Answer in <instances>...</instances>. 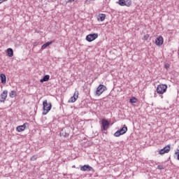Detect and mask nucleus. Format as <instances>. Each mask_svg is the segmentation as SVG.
<instances>
[{"mask_svg": "<svg viewBox=\"0 0 179 179\" xmlns=\"http://www.w3.org/2000/svg\"><path fill=\"white\" fill-rule=\"evenodd\" d=\"M51 108H52V103L48 102L47 99L44 100L43 101V115H47L51 111Z\"/></svg>", "mask_w": 179, "mask_h": 179, "instance_id": "1", "label": "nucleus"}, {"mask_svg": "<svg viewBox=\"0 0 179 179\" xmlns=\"http://www.w3.org/2000/svg\"><path fill=\"white\" fill-rule=\"evenodd\" d=\"M167 92V85L166 84H160L157 87V93L158 94H164Z\"/></svg>", "mask_w": 179, "mask_h": 179, "instance_id": "2", "label": "nucleus"}, {"mask_svg": "<svg viewBox=\"0 0 179 179\" xmlns=\"http://www.w3.org/2000/svg\"><path fill=\"white\" fill-rule=\"evenodd\" d=\"M127 131H128V127H127V125H123L122 127H121L119 130H117L114 136L118 137L121 136V135H124V134H127Z\"/></svg>", "mask_w": 179, "mask_h": 179, "instance_id": "3", "label": "nucleus"}, {"mask_svg": "<svg viewBox=\"0 0 179 179\" xmlns=\"http://www.w3.org/2000/svg\"><path fill=\"white\" fill-rule=\"evenodd\" d=\"M106 90H107V87L104 85H99L96 91V96H101Z\"/></svg>", "mask_w": 179, "mask_h": 179, "instance_id": "4", "label": "nucleus"}, {"mask_svg": "<svg viewBox=\"0 0 179 179\" xmlns=\"http://www.w3.org/2000/svg\"><path fill=\"white\" fill-rule=\"evenodd\" d=\"M101 130L102 131H107L108 128H110V122L106 119H101Z\"/></svg>", "mask_w": 179, "mask_h": 179, "instance_id": "5", "label": "nucleus"}, {"mask_svg": "<svg viewBox=\"0 0 179 179\" xmlns=\"http://www.w3.org/2000/svg\"><path fill=\"white\" fill-rule=\"evenodd\" d=\"M71 134V129L68 127L63 128L60 131V136L64 138H68Z\"/></svg>", "mask_w": 179, "mask_h": 179, "instance_id": "6", "label": "nucleus"}, {"mask_svg": "<svg viewBox=\"0 0 179 179\" xmlns=\"http://www.w3.org/2000/svg\"><path fill=\"white\" fill-rule=\"evenodd\" d=\"M97 37H99L98 34H90L86 36L85 39L88 41V43H92V41H94Z\"/></svg>", "mask_w": 179, "mask_h": 179, "instance_id": "7", "label": "nucleus"}, {"mask_svg": "<svg viewBox=\"0 0 179 179\" xmlns=\"http://www.w3.org/2000/svg\"><path fill=\"white\" fill-rule=\"evenodd\" d=\"M8 97V90H4L0 94V103H5L6 98Z\"/></svg>", "mask_w": 179, "mask_h": 179, "instance_id": "8", "label": "nucleus"}, {"mask_svg": "<svg viewBox=\"0 0 179 179\" xmlns=\"http://www.w3.org/2000/svg\"><path fill=\"white\" fill-rule=\"evenodd\" d=\"M26 128H29V123L25 122L24 124L16 127L17 132H23Z\"/></svg>", "mask_w": 179, "mask_h": 179, "instance_id": "9", "label": "nucleus"}, {"mask_svg": "<svg viewBox=\"0 0 179 179\" xmlns=\"http://www.w3.org/2000/svg\"><path fill=\"white\" fill-rule=\"evenodd\" d=\"M81 171H92L94 173V169L90 165H84L80 167Z\"/></svg>", "mask_w": 179, "mask_h": 179, "instance_id": "10", "label": "nucleus"}, {"mask_svg": "<svg viewBox=\"0 0 179 179\" xmlns=\"http://www.w3.org/2000/svg\"><path fill=\"white\" fill-rule=\"evenodd\" d=\"M78 97H79V92L78 91H76L74 92V94L73 96H71L69 100V103H75V101H76V100H78Z\"/></svg>", "mask_w": 179, "mask_h": 179, "instance_id": "11", "label": "nucleus"}, {"mask_svg": "<svg viewBox=\"0 0 179 179\" xmlns=\"http://www.w3.org/2000/svg\"><path fill=\"white\" fill-rule=\"evenodd\" d=\"M170 146V145H168L165 146L164 148L161 149L159 150V155H164V153H169V152H170L171 150Z\"/></svg>", "mask_w": 179, "mask_h": 179, "instance_id": "12", "label": "nucleus"}, {"mask_svg": "<svg viewBox=\"0 0 179 179\" xmlns=\"http://www.w3.org/2000/svg\"><path fill=\"white\" fill-rule=\"evenodd\" d=\"M164 40L163 39V37L162 36H159L157 38V39L155 40V44L157 45H163V43H164Z\"/></svg>", "mask_w": 179, "mask_h": 179, "instance_id": "13", "label": "nucleus"}, {"mask_svg": "<svg viewBox=\"0 0 179 179\" xmlns=\"http://www.w3.org/2000/svg\"><path fill=\"white\" fill-rule=\"evenodd\" d=\"M106 20V14L101 13L97 16L98 22H104Z\"/></svg>", "mask_w": 179, "mask_h": 179, "instance_id": "14", "label": "nucleus"}, {"mask_svg": "<svg viewBox=\"0 0 179 179\" xmlns=\"http://www.w3.org/2000/svg\"><path fill=\"white\" fill-rule=\"evenodd\" d=\"M50 80V75H45L42 79L40 80L41 83L48 82Z\"/></svg>", "mask_w": 179, "mask_h": 179, "instance_id": "15", "label": "nucleus"}, {"mask_svg": "<svg viewBox=\"0 0 179 179\" xmlns=\"http://www.w3.org/2000/svg\"><path fill=\"white\" fill-rule=\"evenodd\" d=\"M54 43V41H48V42H46L45 44H43L42 46H41V50H45V48L47 47H48L49 45H51V44H52Z\"/></svg>", "mask_w": 179, "mask_h": 179, "instance_id": "16", "label": "nucleus"}, {"mask_svg": "<svg viewBox=\"0 0 179 179\" xmlns=\"http://www.w3.org/2000/svg\"><path fill=\"white\" fill-rule=\"evenodd\" d=\"M0 78H1V82L2 85H5L6 83V76L3 73L0 74Z\"/></svg>", "mask_w": 179, "mask_h": 179, "instance_id": "17", "label": "nucleus"}, {"mask_svg": "<svg viewBox=\"0 0 179 179\" xmlns=\"http://www.w3.org/2000/svg\"><path fill=\"white\" fill-rule=\"evenodd\" d=\"M6 54L8 57H13V49L9 48L6 50Z\"/></svg>", "mask_w": 179, "mask_h": 179, "instance_id": "18", "label": "nucleus"}, {"mask_svg": "<svg viewBox=\"0 0 179 179\" xmlns=\"http://www.w3.org/2000/svg\"><path fill=\"white\" fill-rule=\"evenodd\" d=\"M116 3H118L120 6H126L127 5V3H125V0H118Z\"/></svg>", "mask_w": 179, "mask_h": 179, "instance_id": "19", "label": "nucleus"}, {"mask_svg": "<svg viewBox=\"0 0 179 179\" xmlns=\"http://www.w3.org/2000/svg\"><path fill=\"white\" fill-rule=\"evenodd\" d=\"M9 96L11 99H13L14 97H16V91L13 90L9 92Z\"/></svg>", "mask_w": 179, "mask_h": 179, "instance_id": "20", "label": "nucleus"}, {"mask_svg": "<svg viewBox=\"0 0 179 179\" xmlns=\"http://www.w3.org/2000/svg\"><path fill=\"white\" fill-rule=\"evenodd\" d=\"M124 1H125L126 6H127V8H129V6H132V0H124Z\"/></svg>", "mask_w": 179, "mask_h": 179, "instance_id": "21", "label": "nucleus"}, {"mask_svg": "<svg viewBox=\"0 0 179 179\" xmlns=\"http://www.w3.org/2000/svg\"><path fill=\"white\" fill-rule=\"evenodd\" d=\"M136 99L135 97H132L131 99H129V103H131V104H134L135 103H136Z\"/></svg>", "mask_w": 179, "mask_h": 179, "instance_id": "22", "label": "nucleus"}, {"mask_svg": "<svg viewBox=\"0 0 179 179\" xmlns=\"http://www.w3.org/2000/svg\"><path fill=\"white\" fill-rule=\"evenodd\" d=\"M37 157H38L37 155H34L30 158V160L34 162L35 160H37Z\"/></svg>", "mask_w": 179, "mask_h": 179, "instance_id": "23", "label": "nucleus"}, {"mask_svg": "<svg viewBox=\"0 0 179 179\" xmlns=\"http://www.w3.org/2000/svg\"><path fill=\"white\" fill-rule=\"evenodd\" d=\"M157 169H158L159 170H163V169H164V167H163V166H162V165H158V166H157Z\"/></svg>", "mask_w": 179, "mask_h": 179, "instance_id": "24", "label": "nucleus"}, {"mask_svg": "<svg viewBox=\"0 0 179 179\" xmlns=\"http://www.w3.org/2000/svg\"><path fill=\"white\" fill-rule=\"evenodd\" d=\"M143 38L144 40H148L149 38V34L144 35Z\"/></svg>", "mask_w": 179, "mask_h": 179, "instance_id": "25", "label": "nucleus"}, {"mask_svg": "<svg viewBox=\"0 0 179 179\" xmlns=\"http://www.w3.org/2000/svg\"><path fill=\"white\" fill-rule=\"evenodd\" d=\"M175 155L177 157V159L179 160V150L178 152H175Z\"/></svg>", "mask_w": 179, "mask_h": 179, "instance_id": "26", "label": "nucleus"}, {"mask_svg": "<svg viewBox=\"0 0 179 179\" xmlns=\"http://www.w3.org/2000/svg\"><path fill=\"white\" fill-rule=\"evenodd\" d=\"M90 1H91V0H86V1H85V3H86L87 5H89V4H90Z\"/></svg>", "mask_w": 179, "mask_h": 179, "instance_id": "27", "label": "nucleus"}, {"mask_svg": "<svg viewBox=\"0 0 179 179\" xmlns=\"http://www.w3.org/2000/svg\"><path fill=\"white\" fill-rule=\"evenodd\" d=\"M74 1H75V0H67L66 2H67L68 3H72V2H74Z\"/></svg>", "mask_w": 179, "mask_h": 179, "instance_id": "28", "label": "nucleus"}, {"mask_svg": "<svg viewBox=\"0 0 179 179\" xmlns=\"http://www.w3.org/2000/svg\"><path fill=\"white\" fill-rule=\"evenodd\" d=\"M170 68V66L169 64L165 65V69H169Z\"/></svg>", "mask_w": 179, "mask_h": 179, "instance_id": "29", "label": "nucleus"}, {"mask_svg": "<svg viewBox=\"0 0 179 179\" xmlns=\"http://www.w3.org/2000/svg\"><path fill=\"white\" fill-rule=\"evenodd\" d=\"M6 0H0V4L2 3V2H5Z\"/></svg>", "mask_w": 179, "mask_h": 179, "instance_id": "30", "label": "nucleus"}, {"mask_svg": "<svg viewBox=\"0 0 179 179\" xmlns=\"http://www.w3.org/2000/svg\"><path fill=\"white\" fill-rule=\"evenodd\" d=\"M6 0H0V4L2 3V2H5Z\"/></svg>", "mask_w": 179, "mask_h": 179, "instance_id": "31", "label": "nucleus"}, {"mask_svg": "<svg viewBox=\"0 0 179 179\" xmlns=\"http://www.w3.org/2000/svg\"><path fill=\"white\" fill-rule=\"evenodd\" d=\"M161 99H163V96H161Z\"/></svg>", "mask_w": 179, "mask_h": 179, "instance_id": "32", "label": "nucleus"}, {"mask_svg": "<svg viewBox=\"0 0 179 179\" xmlns=\"http://www.w3.org/2000/svg\"><path fill=\"white\" fill-rule=\"evenodd\" d=\"M5 1H8V0H5Z\"/></svg>", "mask_w": 179, "mask_h": 179, "instance_id": "33", "label": "nucleus"}]
</instances>
